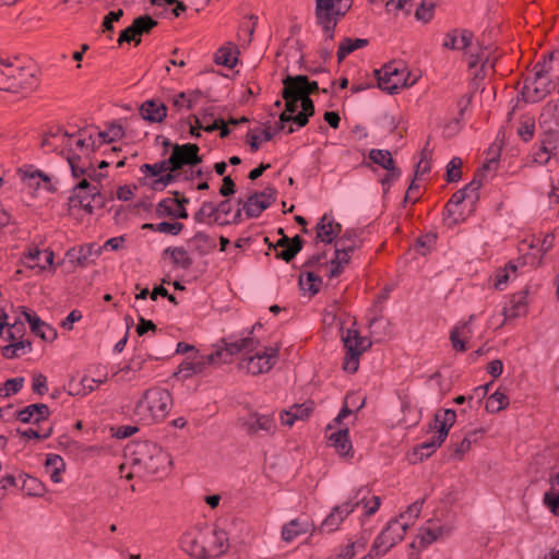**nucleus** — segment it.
I'll return each mask as SVG.
<instances>
[{"instance_id": "f257e3e1", "label": "nucleus", "mask_w": 559, "mask_h": 559, "mask_svg": "<svg viewBox=\"0 0 559 559\" xmlns=\"http://www.w3.org/2000/svg\"><path fill=\"white\" fill-rule=\"evenodd\" d=\"M559 50L543 56L533 68V78L524 80L520 97L525 103H538L556 88L558 75Z\"/></svg>"}, {"instance_id": "f03ea898", "label": "nucleus", "mask_w": 559, "mask_h": 559, "mask_svg": "<svg viewBox=\"0 0 559 559\" xmlns=\"http://www.w3.org/2000/svg\"><path fill=\"white\" fill-rule=\"evenodd\" d=\"M130 452L132 465L139 466L147 475L163 478L173 464L169 453L157 443L145 440L138 441L127 447Z\"/></svg>"}, {"instance_id": "7ed1b4c3", "label": "nucleus", "mask_w": 559, "mask_h": 559, "mask_svg": "<svg viewBox=\"0 0 559 559\" xmlns=\"http://www.w3.org/2000/svg\"><path fill=\"white\" fill-rule=\"evenodd\" d=\"M171 405L173 399L169 391L154 386L143 393L142 399L136 403L135 413L138 415L147 413L152 421H162L168 415Z\"/></svg>"}, {"instance_id": "20e7f679", "label": "nucleus", "mask_w": 559, "mask_h": 559, "mask_svg": "<svg viewBox=\"0 0 559 559\" xmlns=\"http://www.w3.org/2000/svg\"><path fill=\"white\" fill-rule=\"evenodd\" d=\"M409 524L407 522L400 523L399 519H392L386 526L376 537L369 555L379 557L385 555L397 543L402 542Z\"/></svg>"}, {"instance_id": "39448f33", "label": "nucleus", "mask_w": 559, "mask_h": 559, "mask_svg": "<svg viewBox=\"0 0 559 559\" xmlns=\"http://www.w3.org/2000/svg\"><path fill=\"white\" fill-rule=\"evenodd\" d=\"M346 355L343 361V369L355 373L359 367V357L371 347V341L360 336L357 330H347V334L342 337Z\"/></svg>"}, {"instance_id": "423d86ee", "label": "nucleus", "mask_w": 559, "mask_h": 559, "mask_svg": "<svg viewBox=\"0 0 559 559\" xmlns=\"http://www.w3.org/2000/svg\"><path fill=\"white\" fill-rule=\"evenodd\" d=\"M408 75L409 73L405 74V69H400L395 62L385 63L381 69L374 70L378 87L390 95L414 84V82L407 83Z\"/></svg>"}, {"instance_id": "0eeeda50", "label": "nucleus", "mask_w": 559, "mask_h": 559, "mask_svg": "<svg viewBox=\"0 0 559 559\" xmlns=\"http://www.w3.org/2000/svg\"><path fill=\"white\" fill-rule=\"evenodd\" d=\"M276 189L267 186L263 191L251 193L246 201L238 199L237 203L242 205L248 218H257L276 201Z\"/></svg>"}, {"instance_id": "6e6552de", "label": "nucleus", "mask_w": 559, "mask_h": 559, "mask_svg": "<svg viewBox=\"0 0 559 559\" xmlns=\"http://www.w3.org/2000/svg\"><path fill=\"white\" fill-rule=\"evenodd\" d=\"M280 355V346L264 347L263 350L255 353L253 356L246 357L239 364L241 369L257 376L267 372L276 364Z\"/></svg>"}, {"instance_id": "1a4fd4ad", "label": "nucleus", "mask_w": 559, "mask_h": 559, "mask_svg": "<svg viewBox=\"0 0 559 559\" xmlns=\"http://www.w3.org/2000/svg\"><path fill=\"white\" fill-rule=\"evenodd\" d=\"M369 492L366 488L361 487L357 490L353 501V499L346 501L342 506H336L330 512V514L325 518V520L321 524V531L326 533H332L341 525V523L366 499V495L362 492Z\"/></svg>"}, {"instance_id": "9d476101", "label": "nucleus", "mask_w": 559, "mask_h": 559, "mask_svg": "<svg viewBox=\"0 0 559 559\" xmlns=\"http://www.w3.org/2000/svg\"><path fill=\"white\" fill-rule=\"evenodd\" d=\"M169 159L171 170H181L185 166L194 168L200 165L203 162V155H200V146L197 143H175Z\"/></svg>"}, {"instance_id": "9b49d317", "label": "nucleus", "mask_w": 559, "mask_h": 559, "mask_svg": "<svg viewBox=\"0 0 559 559\" xmlns=\"http://www.w3.org/2000/svg\"><path fill=\"white\" fill-rule=\"evenodd\" d=\"M158 25V22L148 14H143L135 17L131 25L122 29L118 37V45L122 46L124 43L130 44L134 41L140 45L141 36L147 35Z\"/></svg>"}, {"instance_id": "f8f14e48", "label": "nucleus", "mask_w": 559, "mask_h": 559, "mask_svg": "<svg viewBox=\"0 0 559 559\" xmlns=\"http://www.w3.org/2000/svg\"><path fill=\"white\" fill-rule=\"evenodd\" d=\"M241 427L249 436H272L276 431V423L271 414L250 413L240 419Z\"/></svg>"}, {"instance_id": "ddd939ff", "label": "nucleus", "mask_w": 559, "mask_h": 559, "mask_svg": "<svg viewBox=\"0 0 559 559\" xmlns=\"http://www.w3.org/2000/svg\"><path fill=\"white\" fill-rule=\"evenodd\" d=\"M205 544L204 559L218 558L229 548L227 534L223 530H204Z\"/></svg>"}, {"instance_id": "4468645a", "label": "nucleus", "mask_w": 559, "mask_h": 559, "mask_svg": "<svg viewBox=\"0 0 559 559\" xmlns=\"http://www.w3.org/2000/svg\"><path fill=\"white\" fill-rule=\"evenodd\" d=\"M204 531L187 532L180 539L182 550L192 557L204 559L205 544Z\"/></svg>"}, {"instance_id": "2eb2a0df", "label": "nucleus", "mask_w": 559, "mask_h": 559, "mask_svg": "<svg viewBox=\"0 0 559 559\" xmlns=\"http://www.w3.org/2000/svg\"><path fill=\"white\" fill-rule=\"evenodd\" d=\"M316 240L332 243L342 233V225L329 214H324L316 225Z\"/></svg>"}, {"instance_id": "dca6fc26", "label": "nucleus", "mask_w": 559, "mask_h": 559, "mask_svg": "<svg viewBox=\"0 0 559 559\" xmlns=\"http://www.w3.org/2000/svg\"><path fill=\"white\" fill-rule=\"evenodd\" d=\"M140 116L150 123L163 122L168 112L167 106L159 99L152 98L143 102L139 108Z\"/></svg>"}, {"instance_id": "f3484780", "label": "nucleus", "mask_w": 559, "mask_h": 559, "mask_svg": "<svg viewBox=\"0 0 559 559\" xmlns=\"http://www.w3.org/2000/svg\"><path fill=\"white\" fill-rule=\"evenodd\" d=\"M22 313L25 320L29 323L31 331L44 341H53L57 337V331L40 320V318L29 311L26 307H22Z\"/></svg>"}, {"instance_id": "a211bd4d", "label": "nucleus", "mask_w": 559, "mask_h": 559, "mask_svg": "<svg viewBox=\"0 0 559 559\" xmlns=\"http://www.w3.org/2000/svg\"><path fill=\"white\" fill-rule=\"evenodd\" d=\"M528 294L530 287L526 286L524 289L511 296L509 306L503 309V314L507 319H514L526 314Z\"/></svg>"}, {"instance_id": "6ab92c4d", "label": "nucleus", "mask_w": 559, "mask_h": 559, "mask_svg": "<svg viewBox=\"0 0 559 559\" xmlns=\"http://www.w3.org/2000/svg\"><path fill=\"white\" fill-rule=\"evenodd\" d=\"M314 409L313 401H307L302 404H294L288 411L281 413L282 425L293 426L295 420H305Z\"/></svg>"}, {"instance_id": "aec40b11", "label": "nucleus", "mask_w": 559, "mask_h": 559, "mask_svg": "<svg viewBox=\"0 0 559 559\" xmlns=\"http://www.w3.org/2000/svg\"><path fill=\"white\" fill-rule=\"evenodd\" d=\"M455 420L456 413L454 409L438 411L433 416V420L429 424V430H437L440 433V438H447Z\"/></svg>"}, {"instance_id": "412c9836", "label": "nucleus", "mask_w": 559, "mask_h": 559, "mask_svg": "<svg viewBox=\"0 0 559 559\" xmlns=\"http://www.w3.org/2000/svg\"><path fill=\"white\" fill-rule=\"evenodd\" d=\"M284 80L293 86V88L301 96H308L320 93L317 81H310L305 74L286 75Z\"/></svg>"}, {"instance_id": "4be33fe9", "label": "nucleus", "mask_w": 559, "mask_h": 559, "mask_svg": "<svg viewBox=\"0 0 559 559\" xmlns=\"http://www.w3.org/2000/svg\"><path fill=\"white\" fill-rule=\"evenodd\" d=\"M11 85H15L10 88V93H26L32 91L37 85V80L33 73L24 68L17 67V72L14 73Z\"/></svg>"}, {"instance_id": "5701e85b", "label": "nucleus", "mask_w": 559, "mask_h": 559, "mask_svg": "<svg viewBox=\"0 0 559 559\" xmlns=\"http://www.w3.org/2000/svg\"><path fill=\"white\" fill-rule=\"evenodd\" d=\"M169 257L171 263L176 267H181L183 270H189L193 260L189 255L188 251L183 247H168L163 251V257Z\"/></svg>"}, {"instance_id": "b1692460", "label": "nucleus", "mask_w": 559, "mask_h": 559, "mask_svg": "<svg viewBox=\"0 0 559 559\" xmlns=\"http://www.w3.org/2000/svg\"><path fill=\"white\" fill-rule=\"evenodd\" d=\"M283 90H282V97L283 99L285 100V109L282 114H287V115H290V116H295L297 115L298 112V108L300 106V99H301V95L299 93H297L293 86L290 84H288L284 79H283Z\"/></svg>"}, {"instance_id": "393cba45", "label": "nucleus", "mask_w": 559, "mask_h": 559, "mask_svg": "<svg viewBox=\"0 0 559 559\" xmlns=\"http://www.w3.org/2000/svg\"><path fill=\"white\" fill-rule=\"evenodd\" d=\"M369 45V39L344 37L338 44L336 52L337 61L341 63L348 55L357 49L365 48Z\"/></svg>"}, {"instance_id": "a878e982", "label": "nucleus", "mask_w": 559, "mask_h": 559, "mask_svg": "<svg viewBox=\"0 0 559 559\" xmlns=\"http://www.w3.org/2000/svg\"><path fill=\"white\" fill-rule=\"evenodd\" d=\"M238 48L229 43L228 46H223L215 52L214 61L217 64L233 69L238 62Z\"/></svg>"}, {"instance_id": "bb28decb", "label": "nucleus", "mask_w": 559, "mask_h": 559, "mask_svg": "<svg viewBox=\"0 0 559 559\" xmlns=\"http://www.w3.org/2000/svg\"><path fill=\"white\" fill-rule=\"evenodd\" d=\"M471 198L469 194H464V191L457 190L455 193L452 194L450 200L444 206L443 215L447 216L445 219H449V227H452L453 225L459 224L464 218H460L454 216L455 211L454 207L463 203L466 199Z\"/></svg>"}, {"instance_id": "cd10ccee", "label": "nucleus", "mask_w": 559, "mask_h": 559, "mask_svg": "<svg viewBox=\"0 0 559 559\" xmlns=\"http://www.w3.org/2000/svg\"><path fill=\"white\" fill-rule=\"evenodd\" d=\"M329 440L332 445L336 449L337 453L341 455H347L352 450V442L349 440V430L348 428L340 429L338 431L333 432Z\"/></svg>"}, {"instance_id": "c85d7f7f", "label": "nucleus", "mask_w": 559, "mask_h": 559, "mask_svg": "<svg viewBox=\"0 0 559 559\" xmlns=\"http://www.w3.org/2000/svg\"><path fill=\"white\" fill-rule=\"evenodd\" d=\"M45 466L48 473H50V479L53 483H60L61 481V473L66 469V463L63 459L53 453H49L46 456Z\"/></svg>"}, {"instance_id": "c756f323", "label": "nucleus", "mask_w": 559, "mask_h": 559, "mask_svg": "<svg viewBox=\"0 0 559 559\" xmlns=\"http://www.w3.org/2000/svg\"><path fill=\"white\" fill-rule=\"evenodd\" d=\"M539 123L542 126L548 124L549 127H559V98L548 102L539 116Z\"/></svg>"}, {"instance_id": "7c9ffc66", "label": "nucleus", "mask_w": 559, "mask_h": 559, "mask_svg": "<svg viewBox=\"0 0 559 559\" xmlns=\"http://www.w3.org/2000/svg\"><path fill=\"white\" fill-rule=\"evenodd\" d=\"M301 110L294 116V123L299 128L308 124L309 118L316 112L314 103L308 96H301L300 99Z\"/></svg>"}, {"instance_id": "2f4dec72", "label": "nucleus", "mask_w": 559, "mask_h": 559, "mask_svg": "<svg viewBox=\"0 0 559 559\" xmlns=\"http://www.w3.org/2000/svg\"><path fill=\"white\" fill-rule=\"evenodd\" d=\"M20 478H23L21 489L31 497H41L46 492V487L38 478L29 476L27 474H21Z\"/></svg>"}, {"instance_id": "473e14b6", "label": "nucleus", "mask_w": 559, "mask_h": 559, "mask_svg": "<svg viewBox=\"0 0 559 559\" xmlns=\"http://www.w3.org/2000/svg\"><path fill=\"white\" fill-rule=\"evenodd\" d=\"M307 532L308 524L301 523L298 519H294L283 526L282 538L283 540L289 543L293 542L298 536L306 534Z\"/></svg>"}, {"instance_id": "72a5a7b5", "label": "nucleus", "mask_w": 559, "mask_h": 559, "mask_svg": "<svg viewBox=\"0 0 559 559\" xmlns=\"http://www.w3.org/2000/svg\"><path fill=\"white\" fill-rule=\"evenodd\" d=\"M305 240L296 235L293 237V243L275 252V258L289 263L302 250Z\"/></svg>"}, {"instance_id": "f704fd0d", "label": "nucleus", "mask_w": 559, "mask_h": 559, "mask_svg": "<svg viewBox=\"0 0 559 559\" xmlns=\"http://www.w3.org/2000/svg\"><path fill=\"white\" fill-rule=\"evenodd\" d=\"M190 241L197 243L194 250L200 255H205L216 248L215 239L212 238L210 235L205 234L204 231L195 233L194 236L190 239Z\"/></svg>"}, {"instance_id": "c9c22d12", "label": "nucleus", "mask_w": 559, "mask_h": 559, "mask_svg": "<svg viewBox=\"0 0 559 559\" xmlns=\"http://www.w3.org/2000/svg\"><path fill=\"white\" fill-rule=\"evenodd\" d=\"M369 159L385 170H392V168L396 167L392 154L388 150L372 148L369 152Z\"/></svg>"}, {"instance_id": "e433bc0d", "label": "nucleus", "mask_w": 559, "mask_h": 559, "mask_svg": "<svg viewBox=\"0 0 559 559\" xmlns=\"http://www.w3.org/2000/svg\"><path fill=\"white\" fill-rule=\"evenodd\" d=\"M359 240H357V231L354 229H347L345 233L337 239L335 243V250L337 251H355L360 247Z\"/></svg>"}, {"instance_id": "4c0bfd02", "label": "nucleus", "mask_w": 559, "mask_h": 559, "mask_svg": "<svg viewBox=\"0 0 559 559\" xmlns=\"http://www.w3.org/2000/svg\"><path fill=\"white\" fill-rule=\"evenodd\" d=\"M447 438H440V433L437 432L430 440L421 442L415 449V454L420 455V460L428 459L438 448L442 445Z\"/></svg>"}, {"instance_id": "58836bf2", "label": "nucleus", "mask_w": 559, "mask_h": 559, "mask_svg": "<svg viewBox=\"0 0 559 559\" xmlns=\"http://www.w3.org/2000/svg\"><path fill=\"white\" fill-rule=\"evenodd\" d=\"M509 403V396L497 390L487 399L485 408L488 413L495 414L506 409Z\"/></svg>"}, {"instance_id": "ea45409f", "label": "nucleus", "mask_w": 559, "mask_h": 559, "mask_svg": "<svg viewBox=\"0 0 559 559\" xmlns=\"http://www.w3.org/2000/svg\"><path fill=\"white\" fill-rule=\"evenodd\" d=\"M90 188V181L86 178L81 179L71 191V195L68 199L69 207H80L83 202V192L87 194Z\"/></svg>"}, {"instance_id": "a19ab883", "label": "nucleus", "mask_w": 559, "mask_h": 559, "mask_svg": "<svg viewBox=\"0 0 559 559\" xmlns=\"http://www.w3.org/2000/svg\"><path fill=\"white\" fill-rule=\"evenodd\" d=\"M17 72V67H14L12 63H4L0 58V90L8 92L10 88L15 85H11V80L14 73Z\"/></svg>"}, {"instance_id": "79ce46f5", "label": "nucleus", "mask_w": 559, "mask_h": 559, "mask_svg": "<svg viewBox=\"0 0 559 559\" xmlns=\"http://www.w3.org/2000/svg\"><path fill=\"white\" fill-rule=\"evenodd\" d=\"M169 162H170V159L168 157V158L162 159L155 164H143L140 167V170H141V173H143L145 175H150L152 177H157V176L159 177L167 170H171L173 166H171V164H169Z\"/></svg>"}, {"instance_id": "37998d69", "label": "nucleus", "mask_w": 559, "mask_h": 559, "mask_svg": "<svg viewBox=\"0 0 559 559\" xmlns=\"http://www.w3.org/2000/svg\"><path fill=\"white\" fill-rule=\"evenodd\" d=\"M102 253V247H97L95 243H87L79 249V255L76 258V264L85 266L91 262V257H99Z\"/></svg>"}, {"instance_id": "c03bdc74", "label": "nucleus", "mask_w": 559, "mask_h": 559, "mask_svg": "<svg viewBox=\"0 0 559 559\" xmlns=\"http://www.w3.org/2000/svg\"><path fill=\"white\" fill-rule=\"evenodd\" d=\"M20 173L22 174V179L24 181L28 180V185L29 186H34L33 180L39 178L44 182L48 183V186H46V189L49 192H52V193L57 192V188L52 183H50V178L45 173H43L41 170L36 169V170H33V171L28 173L27 170L20 169ZM35 186H39V183L36 182Z\"/></svg>"}, {"instance_id": "a18cd8bd", "label": "nucleus", "mask_w": 559, "mask_h": 559, "mask_svg": "<svg viewBox=\"0 0 559 559\" xmlns=\"http://www.w3.org/2000/svg\"><path fill=\"white\" fill-rule=\"evenodd\" d=\"M436 5V0H421V3L416 9L415 17L418 21H423L425 23L431 21V19L433 17Z\"/></svg>"}, {"instance_id": "49530a36", "label": "nucleus", "mask_w": 559, "mask_h": 559, "mask_svg": "<svg viewBox=\"0 0 559 559\" xmlns=\"http://www.w3.org/2000/svg\"><path fill=\"white\" fill-rule=\"evenodd\" d=\"M67 160L69 163L71 174L74 178L85 176L86 171H88V165L82 163V157L80 155L69 153L67 156Z\"/></svg>"}, {"instance_id": "de8ad7c7", "label": "nucleus", "mask_w": 559, "mask_h": 559, "mask_svg": "<svg viewBox=\"0 0 559 559\" xmlns=\"http://www.w3.org/2000/svg\"><path fill=\"white\" fill-rule=\"evenodd\" d=\"M307 283L309 286L307 287V290L310 293V296H314L320 292V287L322 285V278L314 274L313 272H305ZM304 274L299 277V286L301 289H306L304 278Z\"/></svg>"}, {"instance_id": "09e8293b", "label": "nucleus", "mask_w": 559, "mask_h": 559, "mask_svg": "<svg viewBox=\"0 0 559 559\" xmlns=\"http://www.w3.org/2000/svg\"><path fill=\"white\" fill-rule=\"evenodd\" d=\"M249 20L252 21V22L243 21L240 24L239 31H238L239 38H242V36H243L245 37V43L248 44V45L252 41V36L254 34L258 16L251 14L249 16Z\"/></svg>"}, {"instance_id": "8fccbe9b", "label": "nucleus", "mask_w": 559, "mask_h": 559, "mask_svg": "<svg viewBox=\"0 0 559 559\" xmlns=\"http://www.w3.org/2000/svg\"><path fill=\"white\" fill-rule=\"evenodd\" d=\"M535 132V120L534 118L527 117L520 121V126L518 128L519 136L528 142L533 139Z\"/></svg>"}, {"instance_id": "3c124183", "label": "nucleus", "mask_w": 559, "mask_h": 559, "mask_svg": "<svg viewBox=\"0 0 559 559\" xmlns=\"http://www.w3.org/2000/svg\"><path fill=\"white\" fill-rule=\"evenodd\" d=\"M437 234L428 233L417 238L415 249L425 255L436 245Z\"/></svg>"}, {"instance_id": "603ef678", "label": "nucleus", "mask_w": 559, "mask_h": 559, "mask_svg": "<svg viewBox=\"0 0 559 559\" xmlns=\"http://www.w3.org/2000/svg\"><path fill=\"white\" fill-rule=\"evenodd\" d=\"M224 343V347H221V352L223 354V357H224V360H225V364H230L233 361V357L234 355L245 350L241 345V340H238V341H235V342H225V341H222Z\"/></svg>"}, {"instance_id": "864d4df0", "label": "nucleus", "mask_w": 559, "mask_h": 559, "mask_svg": "<svg viewBox=\"0 0 559 559\" xmlns=\"http://www.w3.org/2000/svg\"><path fill=\"white\" fill-rule=\"evenodd\" d=\"M206 218L212 221L215 218L214 203L211 201H204L201 207L193 215V219L200 224L205 223Z\"/></svg>"}, {"instance_id": "5fc2aeb1", "label": "nucleus", "mask_w": 559, "mask_h": 559, "mask_svg": "<svg viewBox=\"0 0 559 559\" xmlns=\"http://www.w3.org/2000/svg\"><path fill=\"white\" fill-rule=\"evenodd\" d=\"M87 195L93 202L95 209L102 210L106 206L107 199L106 193H103L98 185H94L90 182V188L87 190Z\"/></svg>"}, {"instance_id": "6e6d98bb", "label": "nucleus", "mask_w": 559, "mask_h": 559, "mask_svg": "<svg viewBox=\"0 0 559 559\" xmlns=\"http://www.w3.org/2000/svg\"><path fill=\"white\" fill-rule=\"evenodd\" d=\"M24 385V378L17 377L8 379L2 388H0V396L7 397L11 394H16Z\"/></svg>"}, {"instance_id": "4d7b16f0", "label": "nucleus", "mask_w": 559, "mask_h": 559, "mask_svg": "<svg viewBox=\"0 0 559 559\" xmlns=\"http://www.w3.org/2000/svg\"><path fill=\"white\" fill-rule=\"evenodd\" d=\"M479 432L483 433L484 430L469 431L461 442L452 444L451 447L453 448L454 452L452 455L462 459V456L471 449V435H477Z\"/></svg>"}, {"instance_id": "13d9d810", "label": "nucleus", "mask_w": 559, "mask_h": 559, "mask_svg": "<svg viewBox=\"0 0 559 559\" xmlns=\"http://www.w3.org/2000/svg\"><path fill=\"white\" fill-rule=\"evenodd\" d=\"M542 148L546 150H557L559 143V131L551 129L549 127L540 138Z\"/></svg>"}, {"instance_id": "bf43d9fd", "label": "nucleus", "mask_w": 559, "mask_h": 559, "mask_svg": "<svg viewBox=\"0 0 559 559\" xmlns=\"http://www.w3.org/2000/svg\"><path fill=\"white\" fill-rule=\"evenodd\" d=\"M442 533V527L438 528H421L420 535H419V545L421 548L427 547L428 545L436 542Z\"/></svg>"}, {"instance_id": "052dcab7", "label": "nucleus", "mask_w": 559, "mask_h": 559, "mask_svg": "<svg viewBox=\"0 0 559 559\" xmlns=\"http://www.w3.org/2000/svg\"><path fill=\"white\" fill-rule=\"evenodd\" d=\"M462 159L460 157H453L447 166V181L456 182L461 179L462 171Z\"/></svg>"}, {"instance_id": "680f3d73", "label": "nucleus", "mask_w": 559, "mask_h": 559, "mask_svg": "<svg viewBox=\"0 0 559 559\" xmlns=\"http://www.w3.org/2000/svg\"><path fill=\"white\" fill-rule=\"evenodd\" d=\"M215 210V218L213 221H210L209 224H217L221 226L229 225V221H219V213L224 215H228L231 212V203L229 200H224L219 202L217 205L214 204Z\"/></svg>"}, {"instance_id": "e2e57ef3", "label": "nucleus", "mask_w": 559, "mask_h": 559, "mask_svg": "<svg viewBox=\"0 0 559 559\" xmlns=\"http://www.w3.org/2000/svg\"><path fill=\"white\" fill-rule=\"evenodd\" d=\"M8 332H7V340L10 342H16L22 340L23 335L25 334V325L22 321L16 320L14 323L7 325Z\"/></svg>"}, {"instance_id": "0e129e2a", "label": "nucleus", "mask_w": 559, "mask_h": 559, "mask_svg": "<svg viewBox=\"0 0 559 559\" xmlns=\"http://www.w3.org/2000/svg\"><path fill=\"white\" fill-rule=\"evenodd\" d=\"M152 5L162 7L164 4L175 5L171 13L175 17H179L183 12L187 11V5L180 0H150Z\"/></svg>"}, {"instance_id": "69168bd1", "label": "nucleus", "mask_w": 559, "mask_h": 559, "mask_svg": "<svg viewBox=\"0 0 559 559\" xmlns=\"http://www.w3.org/2000/svg\"><path fill=\"white\" fill-rule=\"evenodd\" d=\"M182 122L190 126L189 133L191 136L195 139L201 138L200 130H203V121L199 115L191 114L187 119L182 120Z\"/></svg>"}, {"instance_id": "338daca9", "label": "nucleus", "mask_w": 559, "mask_h": 559, "mask_svg": "<svg viewBox=\"0 0 559 559\" xmlns=\"http://www.w3.org/2000/svg\"><path fill=\"white\" fill-rule=\"evenodd\" d=\"M174 201L171 198H165L162 199L157 205H156V215L158 217H173L175 215L174 207H173Z\"/></svg>"}, {"instance_id": "774afa93", "label": "nucleus", "mask_w": 559, "mask_h": 559, "mask_svg": "<svg viewBox=\"0 0 559 559\" xmlns=\"http://www.w3.org/2000/svg\"><path fill=\"white\" fill-rule=\"evenodd\" d=\"M156 229L158 233H166L176 236L183 229V224L179 222H160L156 224Z\"/></svg>"}]
</instances>
